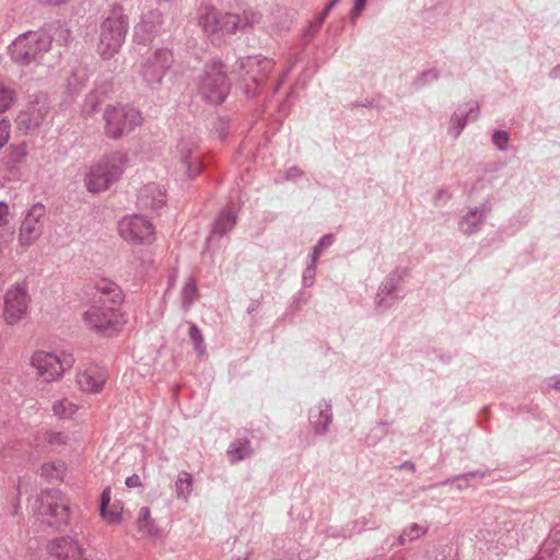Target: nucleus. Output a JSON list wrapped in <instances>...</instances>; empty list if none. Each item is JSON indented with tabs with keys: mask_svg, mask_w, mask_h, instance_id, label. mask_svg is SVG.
I'll return each mask as SVG.
<instances>
[{
	"mask_svg": "<svg viewBox=\"0 0 560 560\" xmlns=\"http://www.w3.org/2000/svg\"><path fill=\"white\" fill-rule=\"evenodd\" d=\"M129 28V19L120 5L114 7L100 25L96 51L103 60H110L120 50Z\"/></svg>",
	"mask_w": 560,
	"mask_h": 560,
	"instance_id": "obj_1",
	"label": "nucleus"
},
{
	"mask_svg": "<svg viewBox=\"0 0 560 560\" xmlns=\"http://www.w3.org/2000/svg\"><path fill=\"white\" fill-rule=\"evenodd\" d=\"M128 163L127 154L120 151L102 158L90 167L85 176V187L90 192L107 190L122 175Z\"/></svg>",
	"mask_w": 560,
	"mask_h": 560,
	"instance_id": "obj_2",
	"label": "nucleus"
},
{
	"mask_svg": "<svg viewBox=\"0 0 560 560\" xmlns=\"http://www.w3.org/2000/svg\"><path fill=\"white\" fill-rule=\"evenodd\" d=\"M51 43V37L45 31H28L11 43L9 55L12 61L22 66L38 63L50 49Z\"/></svg>",
	"mask_w": 560,
	"mask_h": 560,
	"instance_id": "obj_3",
	"label": "nucleus"
},
{
	"mask_svg": "<svg viewBox=\"0 0 560 560\" xmlns=\"http://www.w3.org/2000/svg\"><path fill=\"white\" fill-rule=\"evenodd\" d=\"M73 364V355L67 352L36 350L30 357L36 376L46 383L60 380Z\"/></svg>",
	"mask_w": 560,
	"mask_h": 560,
	"instance_id": "obj_4",
	"label": "nucleus"
},
{
	"mask_svg": "<svg viewBox=\"0 0 560 560\" xmlns=\"http://www.w3.org/2000/svg\"><path fill=\"white\" fill-rule=\"evenodd\" d=\"M103 119L105 135L110 139L121 138L142 121L140 112L122 104L107 105L103 113Z\"/></svg>",
	"mask_w": 560,
	"mask_h": 560,
	"instance_id": "obj_5",
	"label": "nucleus"
},
{
	"mask_svg": "<svg viewBox=\"0 0 560 560\" xmlns=\"http://www.w3.org/2000/svg\"><path fill=\"white\" fill-rule=\"evenodd\" d=\"M197 22L207 36L235 34L241 27V16L238 14L221 12L210 5L199 8Z\"/></svg>",
	"mask_w": 560,
	"mask_h": 560,
	"instance_id": "obj_6",
	"label": "nucleus"
},
{
	"mask_svg": "<svg viewBox=\"0 0 560 560\" xmlns=\"http://www.w3.org/2000/svg\"><path fill=\"white\" fill-rule=\"evenodd\" d=\"M83 320L89 329L103 337H112L124 325L122 315L118 307L93 303L84 312Z\"/></svg>",
	"mask_w": 560,
	"mask_h": 560,
	"instance_id": "obj_7",
	"label": "nucleus"
},
{
	"mask_svg": "<svg viewBox=\"0 0 560 560\" xmlns=\"http://www.w3.org/2000/svg\"><path fill=\"white\" fill-rule=\"evenodd\" d=\"M34 510L49 526L60 527L68 523V500L58 490L42 491L35 501Z\"/></svg>",
	"mask_w": 560,
	"mask_h": 560,
	"instance_id": "obj_8",
	"label": "nucleus"
},
{
	"mask_svg": "<svg viewBox=\"0 0 560 560\" xmlns=\"http://www.w3.org/2000/svg\"><path fill=\"white\" fill-rule=\"evenodd\" d=\"M201 96L211 104L222 103L230 92V82L219 60H213L205 67L199 82Z\"/></svg>",
	"mask_w": 560,
	"mask_h": 560,
	"instance_id": "obj_9",
	"label": "nucleus"
},
{
	"mask_svg": "<svg viewBox=\"0 0 560 560\" xmlns=\"http://www.w3.org/2000/svg\"><path fill=\"white\" fill-rule=\"evenodd\" d=\"M173 161L176 170L188 178L201 173V153L194 137H183L178 140L173 151Z\"/></svg>",
	"mask_w": 560,
	"mask_h": 560,
	"instance_id": "obj_10",
	"label": "nucleus"
},
{
	"mask_svg": "<svg viewBox=\"0 0 560 560\" xmlns=\"http://www.w3.org/2000/svg\"><path fill=\"white\" fill-rule=\"evenodd\" d=\"M118 233L131 244H150L155 240L154 225L141 214H129L120 219Z\"/></svg>",
	"mask_w": 560,
	"mask_h": 560,
	"instance_id": "obj_11",
	"label": "nucleus"
},
{
	"mask_svg": "<svg viewBox=\"0 0 560 560\" xmlns=\"http://www.w3.org/2000/svg\"><path fill=\"white\" fill-rule=\"evenodd\" d=\"M31 298L26 283L13 284L4 294L3 319L8 325L22 320L28 310Z\"/></svg>",
	"mask_w": 560,
	"mask_h": 560,
	"instance_id": "obj_12",
	"label": "nucleus"
},
{
	"mask_svg": "<svg viewBox=\"0 0 560 560\" xmlns=\"http://www.w3.org/2000/svg\"><path fill=\"white\" fill-rule=\"evenodd\" d=\"M46 215V208L42 202L34 203L27 211L19 229V244L28 248L39 240L44 232L43 220Z\"/></svg>",
	"mask_w": 560,
	"mask_h": 560,
	"instance_id": "obj_13",
	"label": "nucleus"
},
{
	"mask_svg": "<svg viewBox=\"0 0 560 560\" xmlns=\"http://www.w3.org/2000/svg\"><path fill=\"white\" fill-rule=\"evenodd\" d=\"M173 61V52L171 50L159 49L145 60L141 74L149 84L161 83Z\"/></svg>",
	"mask_w": 560,
	"mask_h": 560,
	"instance_id": "obj_14",
	"label": "nucleus"
},
{
	"mask_svg": "<svg viewBox=\"0 0 560 560\" xmlns=\"http://www.w3.org/2000/svg\"><path fill=\"white\" fill-rule=\"evenodd\" d=\"M47 551L57 560H81L85 550L75 539L63 536L50 540L47 545Z\"/></svg>",
	"mask_w": 560,
	"mask_h": 560,
	"instance_id": "obj_15",
	"label": "nucleus"
},
{
	"mask_svg": "<svg viewBox=\"0 0 560 560\" xmlns=\"http://www.w3.org/2000/svg\"><path fill=\"white\" fill-rule=\"evenodd\" d=\"M107 377L108 375L105 369L96 364H90L82 371L78 372L77 384L80 389L85 393H100L103 389Z\"/></svg>",
	"mask_w": 560,
	"mask_h": 560,
	"instance_id": "obj_16",
	"label": "nucleus"
},
{
	"mask_svg": "<svg viewBox=\"0 0 560 560\" xmlns=\"http://www.w3.org/2000/svg\"><path fill=\"white\" fill-rule=\"evenodd\" d=\"M236 66L240 70H245L253 82L259 83L272 70L273 61L261 56H250L240 59Z\"/></svg>",
	"mask_w": 560,
	"mask_h": 560,
	"instance_id": "obj_17",
	"label": "nucleus"
},
{
	"mask_svg": "<svg viewBox=\"0 0 560 560\" xmlns=\"http://www.w3.org/2000/svg\"><path fill=\"white\" fill-rule=\"evenodd\" d=\"M162 25V14L159 10H151L143 14L141 21L135 26V38L142 44L151 42Z\"/></svg>",
	"mask_w": 560,
	"mask_h": 560,
	"instance_id": "obj_18",
	"label": "nucleus"
},
{
	"mask_svg": "<svg viewBox=\"0 0 560 560\" xmlns=\"http://www.w3.org/2000/svg\"><path fill=\"white\" fill-rule=\"evenodd\" d=\"M94 302L108 306L118 307L124 300L122 291L115 282L102 279L95 287Z\"/></svg>",
	"mask_w": 560,
	"mask_h": 560,
	"instance_id": "obj_19",
	"label": "nucleus"
},
{
	"mask_svg": "<svg viewBox=\"0 0 560 560\" xmlns=\"http://www.w3.org/2000/svg\"><path fill=\"white\" fill-rule=\"evenodd\" d=\"M165 202V190L158 184H148L139 191L138 206L142 209L159 210Z\"/></svg>",
	"mask_w": 560,
	"mask_h": 560,
	"instance_id": "obj_20",
	"label": "nucleus"
},
{
	"mask_svg": "<svg viewBox=\"0 0 560 560\" xmlns=\"http://www.w3.org/2000/svg\"><path fill=\"white\" fill-rule=\"evenodd\" d=\"M236 224V209L234 206H229L221 211L219 217L213 223L212 234L222 236L226 232L231 231Z\"/></svg>",
	"mask_w": 560,
	"mask_h": 560,
	"instance_id": "obj_21",
	"label": "nucleus"
},
{
	"mask_svg": "<svg viewBox=\"0 0 560 560\" xmlns=\"http://www.w3.org/2000/svg\"><path fill=\"white\" fill-rule=\"evenodd\" d=\"M488 211H490V209L487 207H483L481 210L476 208L469 211L459 223L463 233L466 235L475 233L481 225L482 219Z\"/></svg>",
	"mask_w": 560,
	"mask_h": 560,
	"instance_id": "obj_22",
	"label": "nucleus"
},
{
	"mask_svg": "<svg viewBox=\"0 0 560 560\" xmlns=\"http://www.w3.org/2000/svg\"><path fill=\"white\" fill-rule=\"evenodd\" d=\"M310 419L314 429L317 433H324L326 431L327 425L330 423L331 415L329 412L328 406H322L314 408L311 410Z\"/></svg>",
	"mask_w": 560,
	"mask_h": 560,
	"instance_id": "obj_23",
	"label": "nucleus"
},
{
	"mask_svg": "<svg viewBox=\"0 0 560 560\" xmlns=\"http://www.w3.org/2000/svg\"><path fill=\"white\" fill-rule=\"evenodd\" d=\"M250 454L252 448L247 439L235 440L228 450V456L232 463L242 460Z\"/></svg>",
	"mask_w": 560,
	"mask_h": 560,
	"instance_id": "obj_24",
	"label": "nucleus"
},
{
	"mask_svg": "<svg viewBox=\"0 0 560 560\" xmlns=\"http://www.w3.org/2000/svg\"><path fill=\"white\" fill-rule=\"evenodd\" d=\"M66 472V466L62 462L44 463L40 467V477L48 481L62 480Z\"/></svg>",
	"mask_w": 560,
	"mask_h": 560,
	"instance_id": "obj_25",
	"label": "nucleus"
},
{
	"mask_svg": "<svg viewBox=\"0 0 560 560\" xmlns=\"http://www.w3.org/2000/svg\"><path fill=\"white\" fill-rule=\"evenodd\" d=\"M176 495L178 499L187 501L192 491V476L189 472H182L175 482Z\"/></svg>",
	"mask_w": 560,
	"mask_h": 560,
	"instance_id": "obj_26",
	"label": "nucleus"
},
{
	"mask_svg": "<svg viewBox=\"0 0 560 560\" xmlns=\"http://www.w3.org/2000/svg\"><path fill=\"white\" fill-rule=\"evenodd\" d=\"M137 524L139 532H142L145 535H154L156 533V528L154 522L151 520V512L148 506L140 509Z\"/></svg>",
	"mask_w": 560,
	"mask_h": 560,
	"instance_id": "obj_27",
	"label": "nucleus"
},
{
	"mask_svg": "<svg viewBox=\"0 0 560 560\" xmlns=\"http://www.w3.org/2000/svg\"><path fill=\"white\" fill-rule=\"evenodd\" d=\"M78 410V406L68 398L57 400L52 405L54 415L60 419L71 418Z\"/></svg>",
	"mask_w": 560,
	"mask_h": 560,
	"instance_id": "obj_28",
	"label": "nucleus"
},
{
	"mask_svg": "<svg viewBox=\"0 0 560 560\" xmlns=\"http://www.w3.org/2000/svg\"><path fill=\"white\" fill-rule=\"evenodd\" d=\"M497 542L503 547H512L517 542L518 533L514 526L504 525L497 533Z\"/></svg>",
	"mask_w": 560,
	"mask_h": 560,
	"instance_id": "obj_29",
	"label": "nucleus"
},
{
	"mask_svg": "<svg viewBox=\"0 0 560 560\" xmlns=\"http://www.w3.org/2000/svg\"><path fill=\"white\" fill-rule=\"evenodd\" d=\"M121 510L119 502H113L105 511H101V517L108 524H119L121 522Z\"/></svg>",
	"mask_w": 560,
	"mask_h": 560,
	"instance_id": "obj_30",
	"label": "nucleus"
},
{
	"mask_svg": "<svg viewBox=\"0 0 560 560\" xmlns=\"http://www.w3.org/2000/svg\"><path fill=\"white\" fill-rule=\"evenodd\" d=\"M198 289L192 278H188L183 290H182V299L183 306L188 308L197 298Z\"/></svg>",
	"mask_w": 560,
	"mask_h": 560,
	"instance_id": "obj_31",
	"label": "nucleus"
},
{
	"mask_svg": "<svg viewBox=\"0 0 560 560\" xmlns=\"http://www.w3.org/2000/svg\"><path fill=\"white\" fill-rule=\"evenodd\" d=\"M425 528L413 524L410 527L406 528L404 533L398 537L399 545H405L407 541H412L415 539L420 538L425 534Z\"/></svg>",
	"mask_w": 560,
	"mask_h": 560,
	"instance_id": "obj_32",
	"label": "nucleus"
},
{
	"mask_svg": "<svg viewBox=\"0 0 560 560\" xmlns=\"http://www.w3.org/2000/svg\"><path fill=\"white\" fill-rule=\"evenodd\" d=\"M188 334H189L191 341L194 342L195 350L198 352V354L200 357L205 355L206 346L203 342V336L196 324H190Z\"/></svg>",
	"mask_w": 560,
	"mask_h": 560,
	"instance_id": "obj_33",
	"label": "nucleus"
},
{
	"mask_svg": "<svg viewBox=\"0 0 560 560\" xmlns=\"http://www.w3.org/2000/svg\"><path fill=\"white\" fill-rule=\"evenodd\" d=\"M14 100V91L0 82V113L10 108Z\"/></svg>",
	"mask_w": 560,
	"mask_h": 560,
	"instance_id": "obj_34",
	"label": "nucleus"
},
{
	"mask_svg": "<svg viewBox=\"0 0 560 560\" xmlns=\"http://www.w3.org/2000/svg\"><path fill=\"white\" fill-rule=\"evenodd\" d=\"M260 20L261 15L258 12L252 9L245 10L243 12V16H241V27L238 28V31H243L247 26L253 27L255 24L259 23Z\"/></svg>",
	"mask_w": 560,
	"mask_h": 560,
	"instance_id": "obj_35",
	"label": "nucleus"
},
{
	"mask_svg": "<svg viewBox=\"0 0 560 560\" xmlns=\"http://www.w3.org/2000/svg\"><path fill=\"white\" fill-rule=\"evenodd\" d=\"M25 155H26V151H25L24 145L11 147L7 163L11 166H15L23 161Z\"/></svg>",
	"mask_w": 560,
	"mask_h": 560,
	"instance_id": "obj_36",
	"label": "nucleus"
},
{
	"mask_svg": "<svg viewBox=\"0 0 560 560\" xmlns=\"http://www.w3.org/2000/svg\"><path fill=\"white\" fill-rule=\"evenodd\" d=\"M334 242V235L332 234H327V235H324L319 242L317 243V245L314 247V250H313V264H316L319 255L322 254V252L329 247Z\"/></svg>",
	"mask_w": 560,
	"mask_h": 560,
	"instance_id": "obj_37",
	"label": "nucleus"
},
{
	"mask_svg": "<svg viewBox=\"0 0 560 560\" xmlns=\"http://www.w3.org/2000/svg\"><path fill=\"white\" fill-rule=\"evenodd\" d=\"M492 140L499 150H505L509 142V135L504 130H498L493 133Z\"/></svg>",
	"mask_w": 560,
	"mask_h": 560,
	"instance_id": "obj_38",
	"label": "nucleus"
},
{
	"mask_svg": "<svg viewBox=\"0 0 560 560\" xmlns=\"http://www.w3.org/2000/svg\"><path fill=\"white\" fill-rule=\"evenodd\" d=\"M10 121L8 119H0V149L3 148L10 138Z\"/></svg>",
	"mask_w": 560,
	"mask_h": 560,
	"instance_id": "obj_39",
	"label": "nucleus"
},
{
	"mask_svg": "<svg viewBox=\"0 0 560 560\" xmlns=\"http://www.w3.org/2000/svg\"><path fill=\"white\" fill-rule=\"evenodd\" d=\"M47 441L51 445H65L68 439L61 432H49L47 433Z\"/></svg>",
	"mask_w": 560,
	"mask_h": 560,
	"instance_id": "obj_40",
	"label": "nucleus"
},
{
	"mask_svg": "<svg viewBox=\"0 0 560 560\" xmlns=\"http://www.w3.org/2000/svg\"><path fill=\"white\" fill-rule=\"evenodd\" d=\"M10 210L8 203L0 201V228L9 223Z\"/></svg>",
	"mask_w": 560,
	"mask_h": 560,
	"instance_id": "obj_41",
	"label": "nucleus"
},
{
	"mask_svg": "<svg viewBox=\"0 0 560 560\" xmlns=\"http://www.w3.org/2000/svg\"><path fill=\"white\" fill-rule=\"evenodd\" d=\"M110 500H112L110 489L109 488H105L102 491V494H101L100 512L101 511H105V509H107L112 504Z\"/></svg>",
	"mask_w": 560,
	"mask_h": 560,
	"instance_id": "obj_42",
	"label": "nucleus"
},
{
	"mask_svg": "<svg viewBox=\"0 0 560 560\" xmlns=\"http://www.w3.org/2000/svg\"><path fill=\"white\" fill-rule=\"evenodd\" d=\"M365 3H366V0H354V7L351 12V18L353 20L357 19L361 14L362 10L365 7Z\"/></svg>",
	"mask_w": 560,
	"mask_h": 560,
	"instance_id": "obj_43",
	"label": "nucleus"
},
{
	"mask_svg": "<svg viewBox=\"0 0 560 560\" xmlns=\"http://www.w3.org/2000/svg\"><path fill=\"white\" fill-rule=\"evenodd\" d=\"M439 78V73L435 70H429L421 74L420 80L422 83L434 81Z\"/></svg>",
	"mask_w": 560,
	"mask_h": 560,
	"instance_id": "obj_44",
	"label": "nucleus"
},
{
	"mask_svg": "<svg viewBox=\"0 0 560 560\" xmlns=\"http://www.w3.org/2000/svg\"><path fill=\"white\" fill-rule=\"evenodd\" d=\"M125 483L128 488H137L141 486V480L138 475L133 474L126 478Z\"/></svg>",
	"mask_w": 560,
	"mask_h": 560,
	"instance_id": "obj_45",
	"label": "nucleus"
},
{
	"mask_svg": "<svg viewBox=\"0 0 560 560\" xmlns=\"http://www.w3.org/2000/svg\"><path fill=\"white\" fill-rule=\"evenodd\" d=\"M466 120H467V117L454 116L452 118L453 124H456L458 126V130L455 132V136H458L460 129H463L465 127Z\"/></svg>",
	"mask_w": 560,
	"mask_h": 560,
	"instance_id": "obj_46",
	"label": "nucleus"
},
{
	"mask_svg": "<svg viewBox=\"0 0 560 560\" xmlns=\"http://www.w3.org/2000/svg\"><path fill=\"white\" fill-rule=\"evenodd\" d=\"M316 264H313V261L311 262V265L305 269V272H304V281L310 278V279H313L314 276H315V270H316V267H315Z\"/></svg>",
	"mask_w": 560,
	"mask_h": 560,
	"instance_id": "obj_47",
	"label": "nucleus"
},
{
	"mask_svg": "<svg viewBox=\"0 0 560 560\" xmlns=\"http://www.w3.org/2000/svg\"><path fill=\"white\" fill-rule=\"evenodd\" d=\"M322 24H323V22H320L317 19L313 23H311V25H310V35L313 36L319 30Z\"/></svg>",
	"mask_w": 560,
	"mask_h": 560,
	"instance_id": "obj_48",
	"label": "nucleus"
},
{
	"mask_svg": "<svg viewBox=\"0 0 560 560\" xmlns=\"http://www.w3.org/2000/svg\"><path fill=\"white\" fill-rule=\"evenodd\" d=\"M322 24H323V22H320L317 19L313 23H311V25H310V35L313 36L319 30Z\"/></svg>",
	"mask_w": 560,
	"mask_h": 560,
	"instance_id": "obj_49",
	"label": "nucleus"
},
{
	"mask_svg": "<svg viewBox=\"0 0 560 560\" xmlns=\"http://www.w3.org/2000/svg\"><path fill=\"white\" fill-rule=\"evenodd\" d=\"M40 3L48 5H60L67 3L69 0H38Z\"/></svg>",
	"mask_w": 560,
	"mask_h": 560,
	"instance_id": "obj_50",
	"label": "nucleus"
},
{
	"mask_svg": "<svg viewBox=\"0 0 560 560\" xmlns=\"http://www.w3.org/2000/svg\"><path fill=\"white\" fill-rule=\"evenodd\" d=\"M401 468H406V469H409V470L413 471L415 470V464L411 463V462H406V463H404L401 465Z\"/></svg>",
	"mask_w": 560,
	"mask_h": 560,
	"instance_id": "obj_51",
	"label": "nucleus"
},
{
	"mask_svg": "<svg viewBox=\"0 0 560 560\" xmlns=\"http://www.w3.org/2000/svg\"><path fill=\"white\" fill-rule=\"evenodd\" d=\"M338 1H339V0H331V1L327 4V7L325 8L326 12H329V11L332 9V7H334Z\"/></svg>",
	"mask_w": 560,
	"mask_h": 560,
	"instance_id": "obj_52",
	"label": "nucleus"
},
{
	"mask_svg": "<svg viewBox=\"0 0 560 560\" xmlns=\"http://www.w3.org/2000/svg\"><path fill=\"white\" fill-rule=\"evenodd\" d=\"M327 14H328V12H326V10H324V12L317 18V20H319L320 22H324Z\"/></svg>",
	"mask_w": 560,
	"mask_h": 560,
	"instance_id": "obj_53",
	"label": "nucleus"
},
{
	"mask_svg": "<svg viewBox=\"0 0 560 560\" xmlns=\"http://www.w3.org/2000/svg\"><path fill=\"white\" fill-rule=\"evenodd\" d=\"M327 14H328V12H326V10H324V12L317 18V20H319L320 22H324Z\"/></svg>",
	"mask_w": 560,
	"mask_h": 560,
	"instance_id": "obj_54",
	"label": "nucleus"
},
{
	"mask_svg": "<svg viewBox=\"0 0 560 560\" xmlns=\"http://www.w3.org/2000/svg\"><path fill=\"white\" fill-rule=\"evenodd\" d=\"M382 291L387 290V293H389V289L387 288V284H384V287L381 289Z\"/></svg>",
	"mask_w": 560,
	"mask_h": 560,
	"instance_id": "obj_55",
	"label": "nucleus"
},
{
	"mask_svg": "<svg viewBox=\"0 0 560 560\" xmlns=\"http://www.w3.org/2000/svg\"><path fill=\"white\" fill-rule=\"evenodd\" d=\"M555 388L560 389V381L555 384Z\"/></svg>",
	"mask_w": 560,
	"mask_h": 560,
	"instance_id": "obj_56",
	"label": "nucleus"
},
{
	"mask_svg": "<svg viewBox=\"0 0 560 560\" xmlns=\"http://www.w3.org/2000/svg\"><path fill=\"white\" fill-rule=\"evenodd\" d=\"M291 172H292V175H295V173H298V170L291 168Z\"/></svg>",
	"mask_w": 560,
	"mask_h": 560,
	"instance_id": "obj_57",
	"label": "nucleus"
},
{
	"mask_svg": "<svg viewBox=\"0 0 560 560\" xmlns=\"http://www.w3.org/2000/svg\"><path fill=\"white\" fill-rule=\"evenodd\" d=\"M291 172H292V175H295V173H298V170L291 168Z\"/></svg>",
	"mask_w": 560,
	"mask_h": 560,
	"instance_id": "obj_58",
	"label": "nucleus"
},
{
	"mask_svg": "<svg viewBox=\"0 0 560 560\" xmlns=\"http://www.w3.org/2000/svg\"><path fill=\"white\" fill-rule=\"evenodd\" d=\"M21 122H24L25 120L22 118V116L19 117Z\"/></svg>",
	"mask_w": 560,
	"mask_h": 560,
	"instance_id": "obj_59",
	"label": "nucleus"
}]
</instances>
